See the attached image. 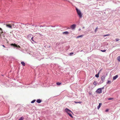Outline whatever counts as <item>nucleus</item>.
I'll use <instances>...</instances> for the list:
<instances>
[{"mask_svg": "<svg viewBox=\"0 0 120 120\" xmlns=\"http://www.w3.org/2000/svg\"><path fill=\"white\" fill-rule=\"evenodd\" d=\"M76 10L79 17L80 18H81L82 17V15L81 11L80 10H79L77 8H76Z\"/></svg>", "mask_w": 120, "mask_h": 120, "instance_id": "nucleus-1", "label": "nucleus"}, {"mask_svg": "<svg viewBox=\"0 0 120 120\" xmlns=\"http://www.w3.org/2000/svg\"><path fill=\"white\" fill-rule=\"evenodd\" d=\"M65 111L68 114L71 113H72V112L68 108H66L65 109Z\"/></svg>", "mask_w": 120, "mask_h": 120, "instance_id": "nucleus-2", "label": "nucleus"}, {"mask_svg": "<svg viewBox=\"0 0 120 120\" xmlns=\"http://www.w3.org/2000/svg\"><path fill=\"white\" fill-rule=\"evenodd\" d=\"M96 92L99 94L101 93L102 92V90L101 88H99L96 91Z\"/></svg>", "mask_w": 120, "mask_h": 120, "instance_id": "nucleus-3", "label": "nucleus"}, {"mask_svg": "<svg viewBox=\"0 0 120 120\" xmlns=\"http://www.w3.org/2000/svg\"><path fill=\"white\" fill-rule=\"evenodd\" d=\"M105 76L104 75L101 76V79L102 81L101 82V83H102L104 81V80L105 79Z\"/></svg>", "mask_w": 120, "mask_h": 120, "instance_id": "nucleus-4", "label": "nucleus"}, {"mask_svg": "<svg viewBox=\"0 0 120 120\" xmlns=\"http://www.w3.org/2000/svg\"><path fill=\"white\" fill-rule=\"evenodd\" d=\"M11 45L13 47L17 48H19L20 46L19 45H17L15 44H12Z\"/></svg>", "mask_w": 120, "mask_h": 120, "instance_id": "nucleus-5", "label": "nucleus"}, {"mask_svg": "<svg viewBox=\"0 0 120 120\" xmlns=\"http://www.w3.org/2000/svg\"><path fill=\"white\" fill-rule=\"evenodd\" d=\"M76 25L75 24L72 25L71 26V28L72 30L74 29L76 27Z\"/></svg>", "mask_w": 120, "mask_h": 120, "instance_id": "nucleus-6", "label": "nucleus"}, {"mask_svg": "<svg viewBox=\"0 0 120 120\" xmlns=\"http://www.w3.org/2000/svg\"><path fill=\"white\" fill-rule=\"evenodd\" d=\"M118 77V75H115V76H113V80H115V79H116L117 78V77Z\"/></svg>", "mask_w": 120, "mask_h": 120, "instance_id": "nucleus-7", "label": "nucleus"}, {"mask_svg": "<svg viewBox=\"0 0 120 120\" xmlns=\"http://www.w3.org/2000/svg\"><path fill=\"white\" fill-rule=\"evenodd\" d=\"M41 102V100L40 99H37L36 101V102L38 103H40Z\"/></svg>", "mask_w": 120, "mask_h": 120, "instance_id": "nucleus-8", "label": "nucleus"}, {"mask_svg": "<svg viewBox=\"0 0 120 120\" xmlns=\"http://www.w3.org/2000/svg\"><path fill=\"white\" fill-rule=\"evenodd\" d=\"M102 105L101 103H99V105L97 107V109H98L100 107L101 105Z\"/></svg>", "mask_w": 120, "mask_h": 120, "instance_id": "nucleus-9", "label": "nucleus"}, {"mask_svg": "<svg viewBox=\"0 0 120 120\" xmlns=\"http://www.w3.org/2000/svg\"><path fill=\"white\" fill-rule=\"evenodd\" d=\"M32 35L31 34H29L27 36V37L28 38H31V37L32 36Z\"/></svg>", "mask_w": 120, "mask_h": 120, "instance_id": "nucleus-10", "label": "nucleus"}, {"mask_svg": "<svg viewBox=\"0 0 120 120\" xmlns=\"http://www.w3.org/2000/svg\"><path fill=\"white\" fill-rule=\"evenodd\" d=\"M21 64L23 66H25V64L23 61H22L21 62Z\"/></svg>", "mask_w": 120, "mask_h": 120, "instance_id": "nucleus-11", "label": "nucleus"}, {"mask_svg": "<svg viewBox=\"0 0 120 120\" xmlns=\"http://www.w3.org/2000/svg\"><path fill=\"white\" fill-rule=\"evenodd\" d=\"M6 26H7L9 28H11L12 26H10L9 25H8L7 24H6Z\"/></svg>", "mask_w": 120, "mask_h": 120, "instance_id": "nucleus-12", "label": "nucleus"}, {"mask_svg": "<svg viewBox=\"0 0 120 120\" xmlns=\"http://www.w3.org/2000/svg\"><path fill=\"white\" fill-rule=\"evenodd\" d=\"M69 33V32L67 31H66L64 32L63 33V34H68Z\"/></svg>", "mask_w": 120, "mask_h": 120, "instance_id": "nucleus-13", "label": "nucleus"}, {"mask_svg": "<svg viewBox=\"0 0 120 120\" xmlns=\"http://www.w3.org/2000/svg\"><path fill=\"white\" fill-rule=\"evenodd\" d=\"M117 59L119 62H120V56H118L117 58Z\"/></svg>", "mask_w": 120, "mask_h": 120, "instance_id": "nucleus-14", "label": "nucleus"}, {"mask_svg": "<svg viewBox=\"0 0 120 120\" xmlns=\"http://www.w3.org/2000/svg\"><path fill=\"white\" fill-rule=\"evenodd\" d=\"M38 54L37 53V54H36V56H35V57H36V58H38V60H40V58H38Z\"/></svg>", "mask_w": 120, "mask_h": 120, "instance_id": "nucleus-15", "label": "nucleus"}, {"mask_svg": "<svg viewBox=\"0 0 120 120\" xmlns=\"http://www.w3.org/2000/svg\"><path fill=\"white\" fill-rule=\"evenodd\" d=\"M99 73H98V74H97L96 75H95V76L96 77L98 78L99 77Z\"/></svg>", "mask_w": 120, "mask_h": 120, "instance_id": "nucleus-16", "label": "nucleus"}, {"mask_svg": "<svg viewBox=\"0 0 120 120\" xmlns=\"http://www.w3.org/2000/svg\"><path fill=\"white\" fill-rule=\"evenodd\" d=\"M24 118L23 117H21L19 119V120H23Z\"/></svg>", "mask_w": 120, "mask_h": 120, "instance_id": "nucleus-17", "label": "nucleus"}, {"mask_svg": "<svg viewBox=\"0 0 120 120\" xmlns=\"http://www.w3.org/2000/svg\"><path fill=\"white\" fill-rule=\"evenodd\" d=\"M93 84L96 86L97 85V82L96 81H95L93 83Z\"/></svg>", "mask_w": 120, "mask_h": 120, "instance_id": "nucleus-18", "label": "nucleus"}, {"mask_svg": "<svg viewBox=\"0 0 120 120\" xmlns=\"http://www.w3.org/2000/svg\"><path fill=\"white\" fill-rule=\"evenodd\" d=\"M71 113H69L68 114L69 115V116H70L71 117V118H73V116H72V115L71 114Z\"/></svg>", "mask_w": 120, "mask_h": 120, "instance_id": "nucleus-19", "label": "nucleus"}, {"mask_svg": "<svg viewBox=\"0 0 120 120\" xmlns=\"http://www.w3.org/2000/svg\"><path fill=\"white\" fill-rule=\"evenodd\" d=\"M83 36V35H80V36H78L77 37H76V38H80V37H82Z\"/></svg>", "mask_w": 120, "mask_h": 120, "instance_id": "nucleus-20", "label": "nucleus"}, {"mask_svg": "<svg viewBox=\"0 0 120 120\" xmlns=\"http://www.w3.org/2000/svg\"><path fill=\"white\" fill-rule=\"evenodd\" d=\"M111 83V81H110L108 80L107 82V84H110Z\"/></svg>", "mask_w": 120, "mask_h": 120, "instance_id": "nucleus-21", "label": "nucleus"}, {"mask_svg": "<svg viewBox=\"0 0 120 120\" xmlns=\"http://www.w3.org/2000/svg\"><path fill=\"white\" fill-rule=\"evenodd\" d=\"M61 84V83H60V82H57L56 83V84L57 85H60Z\"/></svg>", "mask_w": 120, "mask_h": 120, "instance_id": "nucleus-22", "label": "nucleus"}, {"mask_svg": "<svg viewBox=\"0 0 120 120\" xmlns=\"http://www.w3.org/2000/svg\"><path fill=\"white\" fill-rule=\"evenodd\" d=\"M33 38L34 37H32L31 39V41H33L35 43H36V42L34 41V39H33Z\"/></svg>", "mask_w": 120, "mask_h": 120, "instance_id": "nucleus-23", "label": "nucleus"}, {"mask_svg": "<svg viewBox=\"0 0 120 120\" xmlns=\"http://www.w3.org/2000/svg\"><path fill=\"white\" fill-rule=\"evenodd\" d=\"M36 100H34L31 102V103H34L35 101Z\"/></svg>", "mask_w": 120, "mask_h": 120, "instance_id": "nucleus-24", "label": "nucleus"}, {"mask_svg": "<svg viewBox=\"0 0 120 120\" xmlns=\"http://www.w3.org/2000/svg\"><path fill=\"white\" fill-rule=\"evenodd\" d=\"M75 103H79L80 104V103H81L82 102H76V101H75Z\"/></svg>", "mask_w": 120, "mask_h": 120, "instance_id": "nucleus-25", "label": "nucleus"}, {"mask_svg": "<svg viewBox=\"0 0 120 120\" xmlns=\"http://www.w3.org/2000/svg\"><path fill=\"white\" fill-rule=\"evenodd\" d=\"M101 51L102 52H105L106 51V50H105V49H104V50H101Z\"/></svg>", "mask_w": 120, "mask_h": 120, "instance_id": "nucleus-26", "label": "nucleus"}, {"mask_svg": "<svg viewBox=\"0 0 120 120\" xmlns=\"http://www.w3.org/2000/svg\"><path fill=\"white\" fill-rule=\"evenodd\" d=\"M109 34H105V35H103V36L104 37H105L109 35Z\"/></svg>", "mask_w": 120, "mask_h": 120, "instance_id": "nucleus-27", "label": "nucleus"}, {"mask_svg": "<svg viewBox=\"0 0 120 120\" xmlns=\"http://www.w3.org/2000/svg\"><path fill=\"white\" fill-rule=\"evenodd\" d=\"M74 53L73 52H71V53H70V54H69V55L71 56Z\"/></svg>", "mask_w": 120, "mask_h": 120, "instance_id": "nucleus-28", "label": "nucleus"}, {"mask_svg": "<svg viewBox=\"0 0 120 120\" xmlns=\"http://www.w3.org/2000/svg\"><path fill=\"white\" fill-rule=\"evenodd\" d=\"M100 88H101V90H102L104 89V87L103 86L102 87Z\"/></svg>", "mask_w": 120, "mask_h": 120, "instance_id": "nucleus-29", "label": "nucleus"}, {"mask_svg": "<svg viewBox=\"0 0 120 120\" xmlns=\"http://www.w3.org/2000/svg\"><path fill=\"white\" fill-rule=\"evenodd\" d=\"M116 41H117L119 40V39L118 38H116L115 39Z\"/></svg>", "mask_w": 120, "mask_h": 120, "instance_id": "nucleus-30", "label": "nucleus"}, {"mask_svg": "<svg viewBox=\"0 0 120 120\" xmlns=\"http://www.w3.org/2000/svg\"><path fill=\"white\" fill-rule=\"evenodd\" d=\"M102 70V69H101L100 71H99V72H98V73H99V74L100 73V72H101V71Z\"/></svg>", "mask_w": 120, "mask_h": 120, "instance_id": "nucleus-31", "label": "nucleus"}, {"mask_svg": "<svg viewBox=\"0 0 120 120\" xmlns=\"http://www.w3.org/2000/svg\"><path fill=\"white\" fill-rule=\"evenodd\" d=\"M92 92H90L89 93V95H92Z\"/></svg>", "mask_w": 120, "mask_h": 120, "instance_id": "nucleus-32", "label": "nucleus"}, {"mask_svg": "<svg viewBox=\"0 0 120 120\" xmlns=\"http://www.w3.org/2000/svg\"><path fill=\"white\" fill-rule=\"evenodd\" d=\"M109 111V109H106L105 110V112H107Z\"/></svg>", "mask_w": 120, "mask_h": 120, "instance_id": "nucleus-33", "label": "nucleus"}, {"mask_svg": "<svg viewBox=\"0 0 120 120\" xmlns=\"http://www.w3.org/2000/svg\"><path fill=\"white\" fill-rule=\"evenodd\" d=\"M113 99L112 98H109L108 99L109 100H112Z\"/></svg>", "mask_w": 120, "mask_h": 120, "instance_id": "nucleus-34", "label": "nucleus"}, {"mask_svg": "<svg viewBox=\"0 0 120 120\" xmlns=\"http://www.w3.org/2000/svg\"><path fill=\"white\" fill-rule=\"evenodd\" d=\"M97 29H98V27H97L96 28V29H95V32H96V30H97Z\"/></svg>", "mask_w": 120, "mask_h": 120, "instance_id": "nucleus-35", "label": "nucleus"}, {"mask_svg": "<svg viewBox=\"0 0 120 120\" xmlns=\"http://www.w3.org/2000/svg\"><path fill=\"white\" fill-rule=\"evenodd\" d=\"M44 26H42V25H40V27H44Z\"/></svg>", "mask_w": 120, "mask_h": 120, "instance_id": "nucleus-36", "label": "nucleus"}, {"mask_svg": "<svg viewBox=\"0 0 120 120\" xmlns=\"http://www.w3.org/2000/svg\"><path fill=\"white\" fill-rule=\"evenodd\" d=\"M51 26L52 27H55L56 26Z\"/></svg>", "mask_w": 120, "mask_h": 120, "instance_id": "nucleus-37", "label": "nucleus"}, {"mask_svg": "<svg viewBox=\"0 0 120 120\" xmlns=\"http://www.w3.org/2000/svg\"><path fill=\"white\" fill-rule=\"evenodd\" d=\"M2 46H3V47H4L5 48V46H4V45H2Z\"/></svg>", "mask_w": 120, "mask_h": 120, "instance_id": "nucleus-38", "label": "nucleus"}, {"mask_svg": "<svg viewBox=\"0 0 120 120\" xmlns=\"http://www.w3.org/2000/svg\"><path fill=\"white\" fill-rule=\"evenodd\" d=\"M0 30L1 31H2V30L1 28H0Z\"/></svg>", "mask_w": 120, "mask_h": 120, "instance_id": "nucleus-39", "label": "nucleus"}, {"mask_svg": "<svg viewBox=\"0 0 120 120\" xmlns=\"http://www.w3.org/2000/svg\"><path fill=\"white\" fill-rule=\"evenodd\" d=\"M4 40H5L6 41H7V40L5 38H4Z\"/></svg>", "mask_w": 120, "mask_h": 120, "instance_id": "nucleus-40", "label": "nucleus"}, {"mask_svg": "<svg viewBox=\"0 0 120 120\" xmlns=\"http://www.w3.org/2000/svg\"><path fill=\"white\" fill-rule=\"evenodd\" d=\"M1 31V33L2 34V33H3V32L2 30V31Z\"/></svg>", "mask_w": 120, "mask_h": 120, "instance_id": "nucleus-41", "label": "nucleus"}, {"mask_svg": "<svg viewBox=\"0 0 120 120\" xmlns=\"http://www.w3.org/2000/svg\"><path fill=\"white\" fill-rule=\"evenodd\" d=\"M37 26H37V25H35V27H37Z\"/></svg>", "mask_w": 120, "mask_h": 120, "instance_id": "nucleus-42", "label": "nucleus"}, {"mask_svg": "<svg viewBox=\"0 0 120 120\" xmlns=\"http://www.w3.org/2000/svg\"><path fill=\"white\" fill-rule=\"evenodd\" d=\"M40 55V54H38V55H39V56Z\"/></svg>", "mask_w": 120, "mask_h": 120, "instance_id": "nucleus-43", "label": "nucleus"}, {"mask_svg": "<svg viewBox=\"0 0 120 120\" xmlns=\"http://www.w3.org/2000/svg\"><path fill=\"white\" fill-rule=\"evenodd\" d=\"M32 25V26H34V25Z\"/></svg>", "mask_w": 120, "mask_h": 120, "instance_id": "nucleus-44", "label": "nucleus"}, {"mask_svg": "<svg viewBox=\"0 0 120 120\" xmlns=\"http://www.w3.org/2000/svg\"><path fill=\"white\" fill-rule=\"evenodd\" d=\"M14 25V24H12V25H13V26Z\"/></svg>", "mask_w": 120, "mask_h": 120, "instance_id": "nucleus-45", "label": "nucleus"}, {"mask_svg": "<svg viewBox=\"0 0 120 120\" xmlns=\"http://www.w3.org/2000/svg\"><path fill=\"white\" fill-rule=\"evenodd\" d=\"M32 43H33V42H32Z\"/></svg>", "mask_w": 120, "mask_h": 120, "instance_id": "nucleus-46", "label": "nucleus"}]
</instances>
